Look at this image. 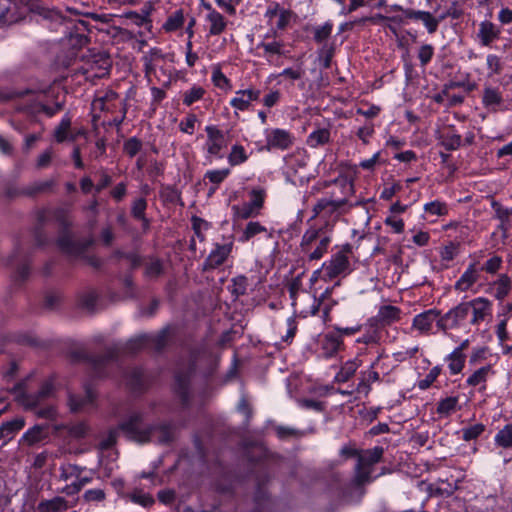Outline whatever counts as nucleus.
Segmentation results:
<instances>
[{
  "mask_svg": "<svg viewBox=\"0 0 512 512\" xmlns=\"http://www.w3.org/2000/svg\"><path fill=\"white\" fill-rule=\"evenodd\" d=\"M91 244V241H75L70 235H62L58 239L59 248L70 255H80Z\"/></svg>",
  "mask_w": 512,
  "mask_h": 512,
  "instance_id": "25",
  "label": "nucleus"
},
{
  "mask_svg": "<svg viewBox=\"0 0 512 512\" xmlns=\"http://www.w3.org/2000/svg\"><path fill=\"white\" fill-rule=\"evenodd\" d=\"M209 22V34L213 36H217L222 34L227 26V21L224 16L218 11H211V13L207 14L206 17Z\"/></svg>",
  "mask_w": 512,
  "mask_h": 512,
  "instance_id": "37",
  "label": "nucleus"
},
{
  "mask_svg": "<svg viewBox=\"0 0 512 512\" xmlns=\"http://www.w3.org/2000/svg\"><path fill=\"white\" fill-rule=\"evenodd\" d=\"M207 139L204 144L205 158L211 163L213 159L223 158V150L227 147V141L223 130L216 125L205 127Z\"/></svg>",
  "mask_w": 512,
  "mask_h": 512,
  "instance_id": "8",
  "label": "nucleus"
},
{
  "mask_svg": "<svg viewBox=\"0 0 512 512\" xmlns=\"http://www.w3.org/2000/svg\"><path fill=\"white\" fill-rule=\"evenodd\" d=\"M321 186L323 188L332 187L324 196L345 197L348 203H353L351 199L355 194L354 181L348 176L341 174L331 181H324Z\"/></svg>",
  "mask_w": 512,
  "mask_h": 512,
  "instance_id": "11",
  "label": "nucleus"
},
{
  "mask_svg": "<svg viewBox=\"0 0 512 512\" xmlns=\"http://www.w3.org/2000/svg\"><path fill=\"white\" fill-rule=\"evenodd\" d=\"M95 398L94 392L90 388H86L85 395L78 397L72 393H69L68 404L73 412L85 410L89 405L93 403Z\"/></svg>",
  "mask_w": 512,
  "mask_h": 512,
  "instance_id": "35",
  "label": "nucleus"
},
{
  "mask_svg": "<svg viewBox=\"0 0 512 512\" xmlns=\"http://www.w3.org/2000/svg\"><path fill=\"white\" fill-rule=\"evenodd\" d=\"M458 352H451L445 357L448 363V369L451 375H457L462 372L465 367L466 355H459Z\"/></svg>",
  "mask_w": 512,
  "mask_h": 512,
  "instance_id": "47",
  "label": "nucleus"
},
{
  "mask_svg": "<svg viewBox=\"0 0 512 512\" xmlns=\"http://www.w3.org/2000/svg\"><path fill=\"white\" fill-rule=\"evenodd\" d=\"M503 266V258L499 255L492 254L491 257L486 260L483 265L478 268L479 272H486L490 275H495Z\"/></svg>",
  "mask_w": 512,
  "mask_h": 512,
  "instance_id": "53",
  "label": "nucleus"
},
{
  "mask_svg": "<svg viewBox=\"0 0 512 512\" xmlns=\"http://www.w3.org/2000/svg\"><path fill=\"white\" fill-rule=\"evenodd\" d=\"M501 29L489 20L481 21L478 25L476 40L483 47H491L492 44L499 40Z\"/></svg>",
  "mask_w": 512,
  "mask_h": 512,
  "instance_id": "18",
  "label": "nucleus"
},
{
  "mask_svg": "<svg viewBox=\"0 0 512 512\" xmlns=\"http://www.w3.org/2000/svg\"><path fill=\"white\" fill-rule=\"evenodd\" d=\"M184 24V14L181 9L173 12L163 24V29L166 32H174L181 28Z\"/></svg>",
  "mask_w": 512,
  "mask_h": 512,
  "instance_id": "52",
  "label": "nucleus"
},
{
  "mask_svg": "<svg viewBox=\"0 0 512 512\" xmlns=\"http://www.w3.org/2000/svg\"><path fill=\"white\" fill-rule=\"evenodd\" d=\"M494 445L501 449L499 455H503V450H512V422L498 430L494 436Z\"/></svg>",
  "mask_w": 512,
  "mask_h": 512,
  "instance_id": "34",
  "label": "nucleus"
},
{
  "mask_svg": "<svg viewBox=\"0 0 512 512\" xmlns=\"http://www.w3.org/2000/svg\"><path fill=\"white\" fill-rule=\"evenodd\" d=\"M348 273H350V261L344 253H335L330 260L322 264V279L325 281Z\"/></svg>",
  "mask_w": 512,
  "mask_h": 512,
  "instance_id": "10",
  "label": "nucleus"
},
{
  "mask_svg": "<svg viewBox=\"0 0 512 512\" xmlns=\"http://www.w3.org/2000/svg\"><path fill=\"white\" fill-rule=\"evenodd\" d=\"M71 119L69 117L62 118L59 125L55 128L54 137L58 143L66 140L74 141L76 135L70 133Z\"/></svg>",
  "mask_w": 512,
  "mask_h": 512,
  "instance_id": "44",
  "label": "nucleus"
},
{
  "mask_svg": "<svg viewBox=\"0 0 512 512\" xmlns=\"http://www.w3.org/2000/svg\"><path fill=\"white\" fill-rule=\"evenodd\" d=\"M233 221L247 220L260 215V212L251 206L248 202L242 205H233L231 207Z\"/></svg>",
  "mask_w": 512,
  "mask_h": 512,
  "instance_id": "38",
  "label": "nucleus"
},
{
  "mask_svg": "<svg viewBox=\"0 0 512 512\" xmlns=\"http://www.w3.org/2000/svg\"><path fill=\"white\" fill-rule=\"evenodd\" d=\"M424 212L431 217H443L448 215L449 208L444 201L434 200L424 205Z\"/></svg>",
  "mask_w": 512,
  "mask_h": 512,
  "instance_id": "49",
  "label": "nucleus"
},
{
  "mask_svg": "<svg viewBox=\"0 0 512 512\" xmlns=\"http://www.w3.org/2000/svg\"><path fill=\"white\" fill-rule=\"evenodd\" d=\"M441 367L439 365L437 366H434L426 375L423 379H420L416 386L420 389V390H427L428 388L431 387V385L436 381V379L439 377V375L441 374Z\"/></svg>",
  "mask_w": 512,
  "mask_h": 512,
  "instance_id": "58",
  "label": "nucleus"
},
{
  "mask_svg": "<svg viewBox=\"0 0 512 512\" xmlns=\"http://www.w3.org/2000/svg\"><path fill=\"white\" fill-rule=\"evenodd\" d=\"M198 118L194 113L187 114L179 123V130L182 133L193 135L196 129Z\"/></svg>",
  "mask_w": 512,
  "mask_h": 512,
  "instance_id": "62",
  "label": "nucleus"
},
{
  "mask_svg": "<svg viewBox=\"0 0 512 512\" xmlns=\"http://www.w3.org/2000/svg\"><path fill=\"white\" fill-rule=\"evenodd\" d=\"M260 90L248 88L238 90L235 96L230 100V105L237 111H247L253 101H257L260 97Z\"/></svg>",
  "mask_w": 512,
  "mask_h": 512,
  "instance_id": "21",
  "label": "nucleus"
},
{
  "mask_svg": "<svg viewBox=\"0 0 512 512\" xmlns=\"http://www.w3.org/2000/svg\"><path fill=\"white\" fill-rule=\"evenodd\" d=\"M381 380L377 370L366 369L360 372L359 382L356 386V392L368 396L372 390L371 385Z\"/></svg>",
  "mask_w": 512,
  "mask_h": 512,
  "instance_id": "26",
  "label": "nucleus"
},
{
  "mask_svg": "<svg viewBox=\"0 0 512 512\" xmlns=\"http://www.w3.org/2000/svg\"><path fill=\"white\" fill-rule=\"evenodd\" d=\"M441 313L437 309H429L417 314L412 321V327L422 334H428L432 330L433 323L438 321Z\"/></svg>",
  "mask_w": 512,
  "mask_h": 512,
  "instance_id": "23",
  "label": "nucleus"
},
{
  "mask_svg": "<svg viewBox=\"0 0 512 512\" xmlns=\"http://www.w3.org/2000/svg\"><path fill=\"white\" fill-rule=\"evenodd\" d=\"M119 105H126L119 99L118 94L113 90L99 92L94 99L92 106L94 110L114 111Z\"/></svg>",
  "mask_w": 512,
  "mask_h": 512,
  "instance_id": "22",
  "label": "nucleus"
},
{
  "mask_svg": "<svg viewBox=\"0 0 512 512\" xmlns=\"http://www.w3.org/2000/svg\"><path fill=\"white\" fill-rule=\"evenodd\" d=\"M147 208V201L145 198L140 197L133 201L131 206V214L132 216L143 222L144 226H148L149 222L145 216V211Z\"/></svg>",
  "mask_w": 512,
  "mask_h": 512,
  "instance_id": "51",
  "label": "nucleus"
},
{
  "mask_svg": "<svg viewBox=\"0 0 512 512\" xmlns=\"http://www.w3.org/2000/svg\"><path fill=\"white\" fill-rule=\"evenodd\" d=\"M441 144L447 149V150H457L462 143V137L461 135L453 132L448 131L446 133H443L440 137Z\"/></svg>",
  "mask_w": 512,
  "mask_h": 512,
  "instance_id": "55",
  "label": "nucleus"
},
{
  "mask_svg": "<svg viewBox=\"0 0 512 512\" xmlns=\"http://www.w3.org/2000/svg\"><path fill=\"white\" fill-rule=\"evenodd\" d=\"M362 365V361L357 357L346 361L339 372L336 374V380L338 382H347L351 377L354 376L358 368Z\"/></svg>",
  "mask_w": 512,
  "mask_h": 512,
  "instance_id": "39",
  "label": "nucleus"
},
{
  "mask_svg": "<svg viewBox=\"0 0 512 512\" xmlns=\"http://www.w3.org/2000/svg\"><path fill=\"white\" fill-rule=\"evenodd\" d=\"M49 438V425L36 424L29 428L19 439V445L32 447Z\"/></svg>",
  "mask_w": 512,
  "mask_h": 512,
  "instance_id": "19",
  "label": "nucleus"
},
{
  "mask_svg": "<svg viewBox=\"0 0 512 512\" xmlns=\"http://www.w3.org/2000/svg\"><path fill=\"white\" fill-rule=\"evenodd\" d=\"M383 448L376 446L358 453V460L355 467L354 482L357 485H363L373 481V466L380 462L383 456Z\"/></svg>",
  "mask_w": 512,
  "mask_h": 512,
  "instance_id": "4",
  "label": "nucleus"
},
{
  "mask_svg": "<svg viewBox=\"0 0 512 512\" xmlns=\"http://www.w3.org/2000/svg\"><path fill=\"white\" fill-rule=\"evenodd\" d=\"M459 398L457 396H449L441 399L436 408V412L440 417H448L457 410Z\"/></svg>",
  "mask_w": 512,
  "mask_h": 512,
  "instance_id": "45",
  "label": "nucleus"
},
{
  "mask_svg": "<svg viewBox=\"0 0 512 512\" xmlns=\"http://www.w3.org/2000/svg\"><path fill=\"white\" fill-rule=\"evenodd\" d=\"M332 30L333 24L331 22L316 26L313 29V38L317 43L322 44L331 36Z\"/></svg>",
  "mask_w": 512,
  "mask_h": 512,
  "instance_id": "60",
  "label": "nucleus"
},
{
  "mask_svg": "<svg viewBox=\"0 0 512 512\" xmlns=\"http://www.w3.org/2000/svg\"><path fill=\"white\" fill-rule=\"evenodd\" d=\"M468 306V324L478 327L492 316V301L486 297L480 296L465 301Z\"/></svg>",
  "mask_w": 512,
  "mask_h": 512,
  "instance_id": "9",
  "label": "nucleus"
},
{
  "mask_svg": "<svg viewBox=\"0 0 512 512\" xmlns=\"http://www.w3.org/2000/svg\"><path fill=\"white\" fill-rule=\"evenodd\" d=\"M269 35H265L264 40L257 44V49L262 50L260 54L267 63L276 64L278 58L286 56L285 44L281 40L266 41Z\"/></svg>",
  "mask_w": 512,
  "mask_h": 512,
  "instance_id": "17",
  "label": "nucleus"
},
{
  "mask_svg": "<svg viewBox=\"0 0 512 512\" xmlns=\"http://www.w3.org/2000/svg\"><path fill=\"white\" fill-rule=\"evenodd\" d=\"M483 254L484 251H479L474 254L476 261L470 263L460 278L455 282L454 289L456 291L466 292L479 280V270L477 268V264L479 263V259L483 256Z\"/></svg>",
  "mask_w": 512,
  "mask_h": 512,
  "instance_id": "15",
  "label": "nucleus"
},
{
  "mask_svg": "<svg viewBox=\"0 0 512 512\" xmlns=\"http://www.w3.org/2000/svg\"><path fill=\"white\" fill-rule=\"evenodd\" d=\"M248 279L244 275L236 276L232 279L231 284V293L238 298L239 296H242L246 294L247 288H248Z\"/></svg>",
  "mask_w": 512,
  "mask_h": 512,
  "instance_id": "61",
  "label": "nucleus"
},
{
  "mask_svg": "<svg viewBox=\"0 0 512 512\" xmlns=\"http://www.w3.org/2000/svg\"><path fill=\"white\" fill-rule=\"evenodd\" d=\"M224 244L216 243L204 261V270H212L221 266L230 256L234 247V235L225 238Z\"/></svg>",
  "mask_w": 512,
  "mask_h": 512,
  "instance_id": "12",
  "label": "nucleus"
},
{
  "mask_svg": "<svg viewBox=\"0 0 512 512\" xmlns=\"http://www.w3.org/2000/svg\"><path fill=\"white\" fill-rule=\"evenodd\" d=\"M401 310L400 308L393 305H383L379 308L377 315L371 320H374V323H382L383 325H390L394 322L400 320Z\"/></svg>",
  "mask_w": 512,
  "mask_h": 512,
  "instance_id": "29",
  "label": "nucleus"
},
{
  "mask_svg": "<svg viewBox=\"0 0 512 512\" xmlns=\"http://www.w3.org/2000/svg\"><path fill=\"white\" fill-rule=\"evenodd\" d=\"M357 203H348L345 197L322 196L313 205L312 216L308 220L319 218L323 223L320 226H327L333 231L334 225L342 215L347 214Z\"/></svg>",
  "mask_w": 512,
  "mask_h": 512,
  "instance_id": "2",
  "label": "nucleus"
},
{
  "mask_svg": "<svg viewBox=\"0 0 512 512\" xmlns=\"http://www.w3.org/2000/svg\"><path fill=\"white\" fill-rule=\"evenodd\" d=\"M485 431V425L476 423L474 425L464 427L462 432V439L464 441H471L477 439Z\"/></svg>",
  "mask_w": 512,
  "mask_h": 512,
  "instance_id": "64",
  "label": "nucleus"
},
{
  "mask_svg": "<svg viewBox=\"0 0 512 512\" xmlns=\"http://www.w3.org/2000/svg\"><path fill=\"white\" fill-rule=\"evenodd\" d=\"M84 467L78 466L76 464L66 463L62 464L59 467V480L68 482L70 480L74 481L79 476L82 475Z\"/></svg>",
  "mask_w": 512,
  "mask_h": 512,
  "instance_id": "43",
  "label": "nucleus"
},
{
  "mask_svg": "<svg viewBox=\"0 0 512 512\" xmlns=\"http://www.w3.org/2000/svg\"><path fill=\"white\" fill-rule=\"evenodd\" d=\"M334 287L335 286L326 288V290L320 295L319 298L313 297L310 310L300 311V314L303 317H307L308 315L314 316L321 309L323 321H330V312L333 307L337 305V301L331 297Z\"/></svg>",
  "mask_w": 512,
  "mask_h": 512,
  "instance_id": "13",
  "label": "nucleus"
},
{
  "mask_svg": "<svg viewBox=\"0 0 512 512\" xmlns=\"http://www.w3.org/2000/svg\"><path fill=\"white\" fill-rule=\"evenodd\" d=\"M468 324V306L465 301L460 302L456 306L449 309L437 321L439 330L446 333L449 330L460 329Z\"/></svg>",
  "mask_w": 512,
  "mask_h": 512,
  "instance_id": "7",
  "label": "nucleus"
},
{
  "mask_svg": "<svg viewBox=\"0 0 512 512\" xmlns=\"http://www.w3.org/2000/svg\"><path fill=\"white\" fill-rule=\"evenodd\" d=\"M168 329H162L157 334H142L130 339L124 351L127 353H136L143 348H152L156 351L163 349L168 341Z\"/></svg>",
  "mask_w": 512,
  "mask_h": 512,
  "instance_id": "6",
  "label": "nucleus"
},
{
  "mask_svg": "<svg viewBox=\"0 0 512 512\" xmlns=\"http://www.w3.org/2000/svg\"><path fill=\"white\" fill-rule=\"evenodd\" d=\"M25 419L23 417H16L10 421L2 423L0 426V440H3V445L12 440L14 436L24 428Z\"/></svg>",
  "mask_w": 512,
  "mask_h": 512,
  "instance_id": "28",
  "label": "nucleus"
},
{
  "mask_svg": "<svg viewBox=\"0 0 512 512\" xmlns=\"http://www.w3.org/2000/svg\"><path fill=\"white\" fill-rule=\"evenodd\" d=\"M91 478L79 476L76 480L72 481L70 484L65 485L63 488L59 490L60 493L65 494L67 496H72L78 494L85 485L90 483Z\"/></svg>",
  "mask_w": 512,
  "mask_h": 512,
  "instance_id": "50",
  "label": "nucleus"
},
{
  "mask_svg": "<svg viewBox=\"0 0 512 512\" xmlns=\"http://www.w3.org/2000/svg\"><path fill=\"white\" fill-rule=\"evenodd\" d=\"M266 135V148L267 150H287L293 146L295 136L293 133L286 129L272 128L267 129Z\"/></svg>",
  "mask_w": 512,
  "mask_h": 512,
  "instance_id": "14",
  "label": "nucleus"
},
{
  "mask_svg": "<svg viewBox=\"0 0 512 512\" xmlns=\"http://www.w3.org/2000/svg\"><path fill=\"white\" fill-rule=\"evenodd\" d=\"M491 208L494 211V217L500 221L498 230L506 237L511 226L512 221V208L504 207L500 202L492 199Z\"/></svg>",
  "mask_w": 512,
  "mask_h": 512,
  "instance_id": "24",
  "label": "nucleus"
},
{
  "mask_svg": "<svg viewBox=\"0 0 512 512\" xmlns=\"http://www.w3.org/2000/svg\"><path fill=\"white\" fill-rule=\"evenodd\" d=\"M481 103L489 112H498L504 104L503 93L498 87L485 85L483 88Z\"/></svg>",
  "mask_w": 512,
  "mask_h": 512,
  "instance_id": "20",
  "label": "nucleus"
},
{
  "mask_svg": "<svg viewBox=\"0 0 512 512\" xmlns=\"http://www.w3.org/2000/svg\"><path fill=\"white\" fill-rule=\"evenodd\" d=\"M118 429H120L128 439L138 443H146L152 440L159 443H168L173 438L172 426L170 424H145L144 414L139 411L132 412L119 424Z\"/></svg>",
  "mask_w": 512,
  "mask_h": 512,
  "instance_id": "1",
  "label": "nucleus"
},
{
  "mask_svg": "<svg viewBox=\"0 0 512 512\" xmlns=\"http://www.w3.org/2000/svg\"><path fill=\"white\" fill-rule=\"evenodd\" d=\"M211 80L219 89L230 90L232 88L231 81L225 76L220 68L213 69Z\"/></svg>",
  "mask_w": 512,
  "mask_h": 512,
  "instance_id": "63",
  "label": "nucleus"
},
{
  "mask_svg": "<svg viewBox=\"0 0 512 512\" xmlns=\"http://www.w3.org/2000/svg\"><path fill=\"white\" fill-rule=\"evenodd\" d=\"M125 498L129 499L132 503L140 505L144 508H149L155 503L152 495L143 492L140 489H134L132 492L127 493Z\"/></svg>",
  "mask_w": 512,
  "mask_h": 512,
  "instance_id": "46",
  "label": "nucleus"
},
{
  "mask_svg": "<svg viewBox=\"0 0 512 512\" xmlns=\"http://www.w3.org/2000/svg\"><path fill=\"white\" fill-rule=\"evenodd\" d=\"M331 133L327 128H319L312 131L307 137V145L311 148H318L330 141Z\"/></svg>",
  "mask_w": 512,
  "mask_h": 512,
  "instance_id": "41",
  "label": "nucleus"
},
{
  "mask_svg": "<svg viewBox=\"0 0 512 512\" xmlns=\"http://www.w3.org/2000/svg\"><path fill=\"white\" fill-rule=\"evenodd\" d=\"M249 159L245 147L241 144H234L231 146L230 152L227 156V161L230 166H239L244 164Z\"/></svg>",
  "mask_w": 512,
  "mask_h": 512,
  "instance_id": "42",
  "label": "nucleus"
},
{
  "mask_svg": "<svg viewBox=\"0 0 512 512\" xmlns=\"http://www.w3.org/2000/svg\"><path fill=\"white\" fill-rule=\"evenodd\" d=\"M266 232L267 228L259 221H249L239 236L238 241L241 243H246L255 236Z\"/></svg>",
  "mask_w": 512,
  "mask_h": 512,
  "instance_id": "40",
  "label": "nucleus"
},
{
  "mask_svg": "<svg viewBox=\"0 0 512 512\" xmlns=\"http://www.w3.org/2000/svg\"><path fill=\"white\" fill-rule=\"evenodd\" d=\"M71 505L62 496H55L51 499L41 500L36 507L37 512H66Z\"/></svg>",
  "mask_w": 512,
  "mask_h": 512,
  "instance_id": "27",
  "label": "nucleus"
},
{
  "mask_svg": "<svg viewBox=\"0 0 512 512\" xmlns=\"http://www.w3.org/2000/svg\"><path fill=\"white\" fill-rule=\"evenodd\" d=\"M382 339V331L378 324L374 323V320L369 319L366 324V330L361 337L356 341L357 343L365 345H379Z\"/></svg>",
  "mask_w": 512,
  "mask_h": 512,
  "instance_id": "30",
  "label": "nucleus"
},
{
  "mask_svg": "<svg viewBox=\"0 0 512 512\" xmlns=\"http://www.w3.org/2000/svg\"><path fill=\"white\" fill-rule=\"evenodd\" d=\"M74 32H70L68 36V44L73 49H79L88 43V38L85 34L87 31V23L85 21H78L74 24Z\"/></svg>",
  "mask_w": 512,
  "mask_h": 512,
  "instance_id": "31",
  "label": "nucleus"
},
{
  "mask_svg": "<svg viewBox=\"0 0 512 512\" xmlns=\"http://www.w3.org/2000/svg\"><path fill=\"white\" fill-rule=\"evenodd\" d=\"M293 17V12L289 9H286L283 7V9L280 11L278 16L276 17L277 20L275 22V26L272 27L273 35L275 36L277 34V31H283L285 30Z\"/></svg>",
  "mask_w": 512,
  "mask_h": 512,
  "instance_id": "57",
  "label": "nucleus"
},
{
  "mask_svg": "<svg viewBox=\"0 0 512 512\" xmlns=\"http://www.w3.org/2000/svg\"><path fill=\"white\" fill-rule=\"evenodd\" d=\"M250 200L248 203L261 213L267 196L266 190L262 187L252 188L249 192Z\"/></svg>",
  "mask_w": 512,
  "mask_h": 512,
  "instance_id": "54",
  "label": "nucleus"
},
{
  "mask_svg": "<svg viewBox=\"0 0 512 512\" xmlns=\"http://www.w3.org/2000/svg\"><path fill=\"white\" fill-rule=\"evenodd\" d=\"M491 286L495 288V299L502 302L512 290V280L508 274L502 273L499 274L497 279L491 283Z\"/></svg>",
  "mask_w": 512,
  "mask_h": 512,
  "instance_id": "33",
  "label": "nucleus"
},
{
  "mask_svg": "<svg viewBox=\"0 0 512 512\" xmlns=\"http://www.w3.org/2000/svg\"><path fill=\"white\" fill-rule=\"evenodd\" d=\"M332 232L327 226L309 225L300 242L301 250L309 261L320 260L328 252Z\"/></svg>",
  "mask_w": 512,
  "mask_h": 512,
  "instance_id": "3",
  "label": "nucleus"
},
{
  "mask_svg": "<svg viewBox=\"0 0 512 512\" xmlns=\"http://www.w3.org/2000/svg\"><path fill=\"white\" fill-rule=\"evenodd\" d=\"M286 164L295 174L305 169L309 162V156L305 151H296L285 158Z\"/></svg>",
  "mask_w": 512,
  "mask_h": 512,
  "instance_id": "36",
  "label": "nucleus"
},
{
  "mask_svg": "<svg viewBox=\"0 0 512 512\" xmlns=\"http://www.w3.org/2000/svg\"><path fill=\"white\" fill-rule=\"evenodd\" d=\"M164 59H165L164 53L162 52V50L160 48H157V47H153L149 51L144 53V55L141 58V61L143 63L145 75L148 77V76L152 75L153 73H155L156 62H158L160 60H164Z\"/></svg>",
  "mask_w": 512,
  "mask_h": 512,
  "instance_id": "32",
  "label": "nucleus"
},
{
  "mask_svg": "<svg viewBox=\"0 0 512 512\" xmlns=\"http://www.w3.org/2000/svg\"><path fill=\"white\" fill-rule=\"evenodd\" d=\"M15 398L18 403L26 409H34L44 403L46 400L53 398L55 395V387L52 381H45L37 392H26L22 384L14 387Z\"/></svg>",
  "mask_w": 512,
  "mask_h": 512,
  "instance_id": "5",
  "label": "nucleus"
},
{
  "mask_svg": "<svg viewBox=\"0 0 512 512\" xmlns=\"http://www.w3.org/2000/svg\"><path fill=\"white\" fill-rule=\"evenodd\" d=\"M384 8H386L388 14V23L386 24V28H388L394 35H397V26H401L407 23L406 16L399 11H390V5L386 4Z\"/></svg>",
  "mask_w": 512,
  "mask_h": 512,
  "instance_id": "48",
  "label": "nucleus"
},
{
  "mask_svg": "<svg viewBox=\"0 0 512 512\" xmlns=\"http://www.w3.org/2000/svg\"><path fill=\"white\" fill-rule=\"evenodd\" d=\"M496 375L492 364H487L475 369L466 379V386L476 388L483 393L487 390V382Z\"/></svg>",
  "mask_w": 512,
  "mask_h": 512,
  "instance_id": "16",
  "label": "nucleus"
},
{
  "mask_svg": "<svg viewBox=\"0 0 512 512\" xmlns=\"http://www.w3.org/2000/svg\"><path fill=\"white\" fill-rule=\"evenodd\" d=\"M341 5L340 15H348L367 4L366 0H334Z\"/></svg>",
  "mask_w": 512,
  "mask_h": 512,
  "instance_id": "59",
  "label": "nucleus"
},
{
  "mask_svg": "<svg viewBox=\"0 0 512 512\" xmlns=\"http://www.w3.org/2000/svg\"><path fill=\"white\" fill-rule=\"evenodd\" d=\"M205 94V89L201 86L194 85L183 93V104L191 106L193 103L201 100Z\"/></svg>",
  "mask_w": 512,
  "mask_h": 512,
  "instance_id": "56",
  "label": "nucleus"
}]
</instances>
